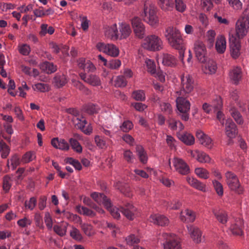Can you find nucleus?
<instances>
[{
    "label": "nucleus",
    "instance_id": "1",
    "mask_svg": "<svg viewBox=\"0 0 249 249\" xmlns=\"http://www.w3.org/2000/svg\"><path fill=\"white\" fill-rule=\"evenodd\" d=\"M249 29V16L244 13L236 22L235 33L230 32L229 34L230 52L233 58L236 59L240 55V40L247 35Z\"/></svg>",
    "mask_w": 249,
    "mask_h": 249
},
{
    "label": "nucleus",
    "instance_id": "2",
    "mask_svg": "<svg viewBox=\"0 0 249 249\" xmlns=\"http://www.w3.org/2000/svg\"><path fill=\"white\" fill-rule=\"evenodd\" d=\"M165 36L169 44L173 48L179 51V58L183 62L184 51L183 39L179 31L176 28L169 27L166 30Z\"/></svg>",
    "mask_w": 249,
    "mask_h": 249
},
{
    "label": "nucleus",
    "instance_id": "3",
    "mask_svg": "<svg viewBox=\"0 0 249 249\" xmlns=\"http://www.w3.org/2000/svg\"><path fill=\"white\" fill-rule=\"evenodd\" d=\"M142 17L144 21L149 24L150 25L156 27L159 24V18L157 15L156 8L150 5L147 6L144 4L143 12L141 14Z\"/></svg>",
    "mask_w": 249,
    "mask_h": 249
},
{
    "label": "nucleus",
    "instance_id": "4",
    "mask_svg": "<svg viewBox=\"0 0 249 249\" xmlns=\"http://www.w3.org/2000/svg\"><path fill=\"white\" fill-rule=\"evenodd\" d=\"M162 42L156 35H150L146 36L142 44V47L148 51H157L162 48Z\"/></svg>",
    "mask_w": 249,
    "mask_h": 249
},
{
    "label": "nucleus",
    "instance_id": "5",
    "mask_svg": "<svg viewBox=\"0 0 249 249\" xmlns=\"http://www.w3.org/2000/svg\"><path fill=\"white\" fill-rule=\"evenodd\" d=\"M181 88L178 93L180 96H188L193 90L194 88V82L192 77L187 74L186 76H182L181 78Z\"/></svg>",
    "mask_w": 249,
    "mask_h": 249
},
{
    "label": "nucleus",
    "instance_id": "6",
    "mask_svg": "<svg viewBox=\"0 0 249 249\" xmlns=\"http://www.w3.org/2000/svg\"><path fill=\"white\" fill-rule=\"evenodd\" d=\"M227 178V183L231 190L234 191L238 194L243 193V188L241 187L237 176L231 172H227L225 174Z\"/></svg>",
    "mask_w": 249,
    "mask_h": 249
},
{
    "label": "nucleus",
    "instance_id": "7",
    "mask_svg": "<svg viewBox=\"0 0 249 249\" xmlns=\"http://www.w3.org/2000/svg\"><path fill=\"white\" fill-rule=\"evenodd\" d=\"M196 57L199 62L205 63L208 59V55L205 44L201 41H197L194 47Z\"/></svg>",
    "mask_w": 249,
    "mask_h": 249
},
{
    "label": "nucleus",
    "instance_id": "8",
    "mask_svg": "<svg viewBox=\"0 0 249 249\" xmlns=\"http://www.w3.org/2000/svg\"><path fill=\"white\" fill-rule=\"evenodd\" d=\"M162 237L166 240L163 243L164 249H181L179 242L175 238V234L172 233H163Z\"/></svg>",
    "mask_w": 249,
    "mask_h": 249
},
{
    "label": "nucleus",
    "instance_id": "9",
    "mask_svg": "<svg viewBox=\"0 0 249 249\" xmlns=\"http://www.w3.org/2000/svg\"><path fill=\"white\" fill-rule=\"evenodd\" d=\"M173 163L176 170L180 174L185 175L190 172L189 166L183 160L175 158L173 160Z\"/></svg>",
    "mask_w": 249,
    "mask_h": 249
},
{
    "label": "nucleus",
    "instance_id": "10",
    "mask_svg": "<svg viewBox=\"0 0 249 249\" xmlns=\"http://www.w3.org/2000/svg\"><path fill=\"white\" fill-rule=\"evenodd\" d=\"M243 228V220L240 218H237L235 219L234 223L231 225L230 230L232 235L241 236L244 234Z\"/></svg>",
    "mask_w": 249,
    "mask_h": 249
},
{
    "label": "nucleus",
    "instance_id": "11",
    "mask_svg": "<svg viewBox=\"0 0 249 249\" xmlns=\"http://www.w3.org/2000/svg\"><path fill=\"white\" fill-rule=\"evenodd\" d=\"M225 130L226 135L230 139H233L238 134V129L235 124L233 121L229 119L227 120L225 124Z\"/></svg>",
    "mask_w": 249,
    "mask_h": 249
},
{
    "label": "nucleus",
    "instance_id": "12",
    "mask_svg": "<svg viewBox=\"0 0 249 249\" xmlns=\"http://www.w3.org/2000/svg\"><path fill=\"white\" fill-rule=\"evenodd\" d=\"M176 104L178 110L180 113L188 112L190 109V103L184 96L178 97Z\"/></svg>",
    "mask_w": 249,
    "mask_h": 249
},
{
    "label": "nucleus",
    "instance_id": "13",
    "mask_svg": "<svg viewBox=\"0 0 249 249\" xmlns=\"http://www.w3.org/2000/svg\"><path fill=\"white\" fill-rule=\"evenodd\" d=\"M137 209L131 204L127 203L124 206L121 207L120 211L129 220L134 219V214Z\"/></svg>",
    "mask_w": 249,
    "mask_h": 249
},
{
    "label": "nucleus",
    "instance_id": "14",
    "mask_svg": "<svg viewBox=\"0 0 249 249\" xmlns=\"http://www.w3.org/2000/svg\"><path fill=\"white\" fill-rule=\"evenodd\" d=\"M187 229L194 241L196 243L201 242L202 233L199 229L192 225L188 226Z\"/></svg>",
    "mask_w": 249,
    "mask_h": 249
},
{
    "label": "nucleus",
    "instance_id": "15",
    "mask_svg": "<svg viewBox=\"0 0 249 249\" xmlns=\"http://www.w3.org/2000/svg\"><path fill=\"white\" fill-rule=\"evenodd\" d=\"M162 63L166 66L175 67L177 64V59L172 54L163 53L162 57Z\"/></svg>",
    "mask_w": 249,
    "mask_h": 249
},
{
    "label": "nucleus",
    "instance_id": "16",
    "mask_svg": "<svg viewBox=\"0 0 249 249\" xmlns=\"http://www.w3.org/2000/svg\"><path fill=\"white\" fill-rule=\"evenodd\" d=\"M195 213L191 210L186 209L180 213V220L184 222H193L195 220Z\"/></svg>",
    "mask_w": 249,
    "mask_h": 249
},
{
    "label": "nucleus",
    "instance_id": "17",
    "mask_svg": "<svg viewBox=\"0 0 249 249\" xmlns=\"http://www.w3.org/2000/svg\"><path fill=\"white\" fill-rule=\"evenodd\" d=\"M178 137L179 140L187 145H192L195 143V138L190 133L186 132L184 134L178 133Z\"/></svg>",
    "mask_w": 249,
    "mask_h": 249
},
{
    "label": "nucleus",
    "instance_id": "18",
    "mask_svg": "<svg viewBox=\"0 0 249 249\" xmlns=\"http://www.w3.org/2000/svg\"><path fill=\"white\" fill-rule=\"evenodd\" d=\"M151 222L160 226H165L169 223V219L162 215H154L150 217Z\"/></svg>",
    "mask_w": 249,
    "mask_h": 249
},
{
    "label": "nucleus",
    "instance_id": "19",
    "mask_svg": "<svg viewBox=\"0 0 249 249\" xmlns=\"http://www.w3.org/2000/svg\"><path fill=\"white\" fill-rule=\"evenodd\" d=\"M105 34L106 36L112 39H118L120 34L118 31L116 24H114L110 27L108 26L106 28Z\"/></svg>",
    "mask_w": 249,
    "mask_h": 249
},
{
    "label": "nucleus",
    "instance_id": "20",
    "mask_svg": "<svg viewBox=\"0 0 249 249\" xmlns=\"http://www.w3.org/2000/svg\"><path fill=\"white\" fill-rule=\"evenodd\" d=\"M230 76L233 83L237 85L242 78L241 69L239 67L233 68L230 73Z\"/></svg>",
    "mask_w": 249,
    "mask_h": 249
},
{
    "label": "nucleus",
    "instance_id": "21",
    "mask_svg": "<svg viewBox=\"0 0 249 249\" xmlns=\"http://www.w3.org/2000/svg\"><path fill=\"white\" fill-rule=\"evenodd\" d=\"M115 186L125 196L130 197L132 196L130 186L128 184L118 181L115 183Z\"/></svg>",
    "mask_w": 249,
    "mask_h": 249
},
{
    "label": "nucleus",
    "instance_id": "22",
    "mask_svg": "<svg viewBox=\"0 0 249 249\" xmlns=\"http://www.w3.org/2000/svg\"><path fill=\"white\" fill-rule=\"evenodd\" d=\"M187 181L192 187L202 192L206 191L205 185L197 179L191 177L187 178Z\"/></svg>",
    "mask_w": 249,
    "mask_h": 249
},
{
    "label": "nucleus",
    "instance_id": "23",
    "mask_svg": "<svg viewBox=\"0 0 249 249\" xmlns=\"http://www.w3.org/2000/svg\"><path fill=\"white\" fill-rule=\"evenodd\" d=\"M226 48V42L225 37L220 36L217 37L215 43V49L219 53H224Z\"/></svg>",
    "mask_w": 249,
    "mask_h": 249
},
{
    "label": "nucleus",
    "instance_id": "24",
    "mask_svg": "<svg viewBox=\"0 0 249 249\" xmlns=\"http://www.w3.org/2000/svg\"><path fill=\"white\" fill-rule=\"evenodd\" d=\"M212 212L217 220L220 223L222 224H225L227 223L228 220V215L225 212L214 209L212 210Z\"/></svg>",
    "mask_w": 249,
    "mask_h": 249
},
{
    "label": "nucleus",
    "instance_id": "25",
    "mask_svg": "<svg viewBox=\"0 0 249 249\" xmlns=\"http://www.w3.org/2000/svg\"><path fill=\"white\" fill-rule=\"evenodd\" d=\"M119 30L121 39L126 38L131 32L130 26L126 23H122L120 24Z\"/></svg>",
    "mask_w": 249,
    "mask_h": 249
},
{
    "label": "nucleus",
    "instance_id": "26",
    "mask_svg": "<svg viewBox=\"0 0 249 249\" xmlns=\"http://www.w3.org/2000/svg\"><path fill=\"white\" fill-rule=\"evenodd\" d=\"M40 69L47 73H52L56 71V66L53 63L46 61L40 65Z\"/></svg>",
    "mask_w": 249,
    "mask_h": 249
},
{
    "label": "nucleus",
    "instance_id": "27",
    "mask_svg": "<svg viewBox=\"0 0 249 249\" xmlns=\"http://www.w3.org/2000/svg\"><path fill=\"white\" fill-rule=\"evenodd\" d=\"M66 76L64 74L56 75L53 78V83L55 87L57 88H60L64 86L67 83Z\"/></svg>",
    "mask_w": 249,
    "mask_h": 249
},
{
    "label": "nucleus",
    "instance_id": "28",
    "mask_svg": "<svg viewBox=\"0 0 249 249\" xmlns=\"http://www.w3.org/2000/svg\"><path fill=\"white\" fill-rule=\"evenodd\" d=\"M76 209L77 212L81 214L90 216L91 217H94L96 215L94 212L84 206L81 207L78 205L76 206Z\"/></svg>",
    "mask_w": 249,
    "mask_h": 249
},
{
    "label": "nucleus",
    "instance_id": "29",
    "mask_svg": "<svg viewBox=\"0 0 249 249\" xmlns=\"http://www.w3.org/2000/svg\"><path fill=\"white\" fill-rule=\"evenodd\" d=\"M231 116L233 118L235 122L239 124H242L244 123L242 116L241 113L235 108H232L230 110Z\"/></svg>",
    "mask_w": 249,
    "mask_h": 249
},
{
    "label": "nucleus",
    "instance_id": "30",
    "mask_svg": "<svg viewBox=\"0 0 249 249\" xmlns=\"http://www.w3.org/2000/svg\"><path fill=\"white\" fill-rule=\"evenodd\" d=\"M99 109L97 105L91 103L88 104L84 106L85 112L89 115L98 113Z\"/></svg>",
    "mask_w": 249,
    "mask_h": 249
},
{
    "label": "nucleus",
    "instance_id": "31",
    "mask_svg": "<svg viewBox=\"0 0 249 249\" xmlns=\"http://www.w3.org/2000/svg\"><path fill=\"white\" fill-rule=\"evenodd\" d=\"M206 63V69H208L211 74L214 73L217 69V66L215 62L213 59L208 58Z\"/></svg>",
    "mask_w": 249,
    "mask_h": 249
},
{
    "label": "nucleus",
    "instance_id": "32",
    "mask_svg": "<svg viewBox=\"0 0 249 249\" xmlns=\"http://www.w3.org/2000/svg\"><path fill=\"white\" fill-rule=\"evenodd\" d=\"M0 152H1V157L6 158L9 154L10 148L3 140L0 141Z\"/></svg>",
    "mask_w": 249,
    "mask_h": 249
},
{
    "label": "nucleus",
    "instance_id": "33",
    "mask_svg": "<svg viewBox=\"0 0 249 249\" xmlns=\"http://www.w3.org/2000/svg\"><path fill=\"white\" fill-rule=\"evenodd\" d=\"M100 78L95 75L90 74L88 76L87 83L93 86H97L100 84Z\"/></svg>",
    "mask_w": 249,
    "mask_h": 249
},
{
    "label": "nucleus",
    "instance_id": "34",
    "mask_svg": "<svg viewBox=\"0 0 249 249\" xmlns=\"http://www.w3.org/2000/svg\"><path fill=\"white\" fill-rule=\"evenodd\" d=\"M211 107L214 109V111L221 110L223 107V103L221 98L220 96L216 97V98L213 100Z\"/></svg>",
    "mask_w": 249,
    "mask_h": 249
},
{
    "label": "nucleus",
    "instance_id": "35",
    "mask_svg": "<svg viewBox=\"0 0 249 249\" xmlns=\"http://www.w3.org/2000/svg\"><path fill=\"white\" fill-rule=\"evenodd\" d=\"M48 25L43 24L41 26V30L39 32V34L41 36H44L47 33L52 35L54 32V29L52 26H49L47 29Z\"/></svg>",
    "mask_w": 249,
    "mask_h": 249
},
{
    "label": "nucleus",
    "instance_id": "36",
    "mask_svg": "<svg viewBox=\"0 0 249 249\" xmlns=\"http://www.w3.org/2000/svg\"><path fill=\"white\" fill-rule=\"evenodd\" d=\"M69 142L72 148L76 152L80 153L82 151V147L79 142L76 139L71 138Z\"/></svg>",
    "mask_w": 249,
    "mask_h": 249
},
{
    "label": "nucleus",
    "instance_id": "37",
    "mask_svg": "<svg viewBox=\"0 0 249 249\" xmlns=\"http://www.w3.org/2000/svg\"><path fill=\"white\" fill-rule=\"evenodd\" d=\"M133 30L137 37L140 38H143L144 37L145 33V29L143 24L138 26V27L134 28Z\"/></svg>",
    "mask_w": 249,
    "mask_h": 249
},
{
    "label": "nucleus",
    "instance_id": "38",
    "mask_svg": "<svg viewBox=\"0 0 249 249\" xmlns=\"http://www.w3.org/2000/svg\"><path fill=\"white\" fill-rule=\"evenodd\" d=\"M91 197L98 204H101L104 198H106V196L103 193L94 192L90 195Z\"/></svg>",
    "mask_w": 249,
    "mask_h": 249
},
{
    "label": "nucleus",
    "instance_id": "39",
    "mask_svg": "<svg viewBox=\"0 0 249 249\" xmlns=\"http://www.w3.org/2000/svg\"><path fill=\"white\" fill-rule=\"evenodd\" d=\"M107 54L113 57H116L119 55V51L118 48L113 44H109L107 47Z\"/></svg>",
    "mask_w": 249,
    "mask_h": 249
},
{
    "label": "nucleus",
    "instance_id": "40",
    "mask_svg": "<svg viewBox=\"0 0 249 249\" xmlns=\"http://www.w3.org/2000/svg\"><path fill=\"white\" fill-rule=\"evenodd\" d=\"M33 88L34 90L36 89L38 91H39L42 92L48 91L50 89V88L49 85L41 83L35 84Z\"/></svg>",
    "mask_w": 249,
    "mask_h": 249
},
{
    "label": "nucleus",
    "instance_id": "41",
    "mask_svg": "<svg viewBox=\"0 0 249 249\" xmlns=\"http://www.w3.org/2000/svg\"><path fill=\"white\" fill-rule=\"evenodd\" d=\"M121 64V62L119 59H111L107 62V67L111 69H116L118 68Z\"/></svg>",
    "mask_w": 249,
    "mask_h": 249
},
{
    "label": "nucleus",
    "instance_id": "42",
    "mask_svg": "<svg viewBox=\"0 0 249 249\" xmlns=\"http://www.w3.org/2000/svg\"><path fill=\"white\" fill-rule=\"evenodd\" d=\"M159 4L162 9L168 10L170 7H172L173 3L170 0H159Z\"/></svg>",
    "mask_w": 249,
    "mask_h": 249
},
{
    "label": "nucleus",
    "instance_id": "43",
    "mask_svg": "<svg viewBox=\"0 0 249 249\" xmlns=\"http://www.w3.org/2000/svg\"><path fill=\"white\" fill-rule=\"evenodd\" d=\"M132 97L136 101H143L145 100V94L143 90L134 91L132 93Z\"/></svg>",
    "mask_w": 249,
    "mask_h": 249
},
{
    "label": "nucleus",
    "instance_id": "44",
    "mask_svg": "<svg viewBox=\"0 0 249 249\" xmlns=\"http://www.w3.org/2000/svg\"><path fill=\"white\" fill-rule=\"evenodd\" d=\"M70 236L74 240L80 241L83 237L80 231L76 228H72V230L70 232Z\"/></svg>",
    "mask_w": 249,
    "mask_h": 249
},
{
    "label": "nucleus",
    "instance_id": "45",
    "mask_svg": "<svg viewBox=\"0 0 249 249\" xmlns=\"http://www.w3.org/2000/svg\"><path fill=\"white\" fill-rule=\"evenodd\" d=\"M127 84L124 76H118L115 81V86L116 87H124Z\"/></svg>",
    "mask_w": 249,
    "mask_h": 249
},
{
    "label": "nucleus",
    "instance_id": "46",
    "mask_svg": "<svg viewBox=\"0 0 249 249\" xmlns=\"http://www.w3.org/2000/svg\"><path fill=\"white\" fill-rule=\"evenodd\" d=\"M197 160L202 163L210 162L211 158L208 155L204 152H201L197 155Z\"/></svg>",
    "mask_w": 249,
    "mask_h": 249
},
{
    "label": "nucleus",
    "instance_id": "47",
    "mask_svg": "<svg viewBox=\"0 0 249 249\" xmlns=\"http://www.w3.org/2000/svg\"><path fill=\"white\" fill-rule=\"evenodd\" d=\"M125 240L127 244L129 246H133L135 244H138L140 242V239L137 237L134 234H131L128 236Z\"/></svg>",
    "mask_w": 249,
    "mask_h": 249
},
{
    "label": "nucleus",
    "instance_id": "48",
    "mask_svg": "<svg viewBox=\"0 0 249 249\" xmlns=\"http://www.w3.org/2000/svg\"><path fill=\"white\" fill-rule=\"evenodd\" d=\"M196 174L199 177L207 179L209 178L208 171L202 168H197L195 169Z\"/></svg>",
    "mask_w": 249,
    "mask_h": 249
},
{
    "label": "nucleus",
    "instance_id": "49",
    "mask_svg": "<svg viewBox=\"0 0 249 249\" xmlns=\"http://www.w3.org/2000/svg\"><path fill=\"white\" fill-rule=\"evenodd\" d=\"M11 178L8 175H6L3 177V189L6 192H7L11 186L10 183Z\"/></svg>",
    "mask_w": 249,
    "mask_h": 249
},
{
    "label": "nucleus",
    "instance_id": "50",
    "mask_svg": "<svg viewBox=\"0 0 249 249\" xmlns=\"http://www.w3.org/2000/svg\"><path fill=\"white\" fill-rule=\"evenodd\" d=\"M213 185L217 195L222 196L223 195V186L219 181L214 180L213 181Z\"/></svg>",
    "mask_w": 249,
    "mask_h": 249
},
{
    "label": "nucleus",
    "instance_id": "51",
    "mask_svg": "<svg viewBox=\"0 0 249 249\" xmlns=\"http://www.w3.org/2000/svg\"><path fill=\"white\" fill-rule=\"evenodd\" d=\"M133 124L130 121H124L120 126L121 129L124 132H127L133 127Z\"/></svg>",
    "mask_w": 249,
    "mask_h": 249
},
{
    "label": "nucleus",
    "instance_id": "52",
    "mask_svg": "<svg viewBox=\"0 0 249 249\" xmlns=\"http://www.w3.org/2000/svg\"><path fill=\"white\" fill-rule=\"evenodd\" d=\"M176 9L179 12H183L186 9V5L183 0H175Z\"/></svg>",
    "mask_w": 249,
    "mask_h": 249
},
{
    "label": "nucleus",
    "instance_id": "53",
    "mask_svg": "<svg viewBox=\"0 0 249 249\" xmlns=\"http://www.w3.org/2000/svg\"><path fill=\"white\" fill-rule=\"evenodd\" d=\"M54 231L60 236H63L66 233V227H61L58 225H54L53 228Z\"/></svg>",
    "mask_w": 249,
    "mask_h": 249
},
{
    "label": "nucleus",
    "instance_id": "54",
    "mask_svg": "<svg viewBox=\"0 0 249 249\" xmlns=\"http://www.w3.org/2000/svg\"><path fill=\"white\" fill-rule=\"evenodd\" d=\"M146 66L148 69V71L150 72L151 74H155L156 71V65L154 61L150 59H148L145 61Z\"/></svg>",
    "mask_w": 249,
    "mask_h": 249
},
{
    "label": "nucleus",
    "instance_id": "55",
    "mask_svg": "<svg viewBox=\"0 0 249 249\" xmlns=\"http://www.w3.org/2000/svg\"><path fill=\"white\" fill-rule=\"evenodd\" d=\"M124 157L125 160L129 163L133 162L134 159V156L132 152L129 150H125L124 152Z\"/></svg>",
    "mask_w": 249,
    "mask_h": 249
},
{
    "label": "nucleus",
    "instance_id": "56",
    "mask_svg": "<svg viewBox=\"0 0 249 249\" xmlns=\"http://www.w3.org/2000/svg\"><path fill=\"white\" fill-rule=\"evenodd\" d=\"M95 142L97 146L101 149H103L106 147V143L105 141L99 137V136H96L94 138Z\"/></svg>",
    "mask_w": 249,
    "mask_h": 249
},
{
    "label": "nucleus",
    "instance_id": "57",
    "mask_svg": "<svg viewBox=\"0 0 249 249\" xmlns=\"http://www.w3.org/2000/svg\"><path fill=\"white\" fill-rule=\"evenodd\" d=\"M35 153L33 152L29 151L23 155L22 160L25 162H29L35 159Z\"/></svg>",
    "mask_w": 249,
    "mask_h": 249
},
{
    "label": "nucleus",
    "instance_id": "58",
    "mask_svg": "<svg viewBox=\"0 0 249 249\" xmlns=\"http://www.w3.org/2000/svg\"><path fill=\"white\" fill-rule=\"evenodd\" d=\"M36 199L35 197H31L29 201H26L25 206L29 209L32 210L36 206Z\"/></svg>",
    "mask_w": 249,
    "mask_h": 249
},
{
    "label": "nucleus",
    "instance_id": "59",
    "mask_svg": "<svg viewBox=\"0 0 249 249\" xmlns=\"http://www.w3.org/2000/svg\"><path fill=\"white\" fill-rule=\"evenodd\" d=\"M57 147V149L62 150H68L70 147L68 143L64 139H60Z\"/></svg>",
    "mask_w": 249,
    "mask_h": 249
},
{
    "label": "nucleus",
    "instance_id": "60",
    "mask_svg": "<svg viewBox=\"0 0 249 249\" xmlns=\"http://www.w3.org/2000/svg\"><path fill=\"white\" fill-rule=\"evenodd\" d=\"M17 223L19 226L22 228H24L27 226V225H31L32 223V221L30 219L26 217H24L22 219L18 220Z\"/></svg>",
    "mask_w": 249,
    "mask_h": 249
},
{
    "label": "nucleus",
    "instance_id": "61",
    "mask_svg": "<svg viewBox=\"0 0 249 249\" xmlns=\"http://www.w3.org/2000/svg\"><path fill=\"white\" fill-rule=\"evenodd\" d=\"M182 203L178 200H173L171 203H168V207L171 209L178 210L181 206Z\"/></svg>",
    "mask_w": 249,
    "mask_h": 249
},
{
    "label": "nucleus",
    "instance_id": "62",
    "mask_svg": "<svg viewBox=\"0 0 249 249\" xmlns=\"http://www.w3.org/2000/svg\"><path fill=\"white\" fill-rule=\"evenodd\" d=\"M211 142V139L207 135L203 138L202 141H199L200 143L206 147H207L209 149L212 147Z\"/></svg>",
    "mask_w": 249,
    "mask_h": 249
},
{
    "label": "nucleus",
    "instance_id": "63",
    "mask_svg": "<svg viewBox=\"0 0 249 249\" xmlns=\"http://www.w3.org/2000/svg\"><path fill=\"white\" fill-rule=\"evenodd\" d=\"M109 44H106L102 42H99L96 44L97 49L100 51L107 54V48Z\"/></svg>",
    "mask_w": 249,
    "mask_h": 249
},
{
    "label": "nucleus",
    "instance_id": "64",
    "mask_svg": "<svg viewBox=\"0 0 249 249\" xmlns=\"http://www.w3.org/2000/svg\"><path fill=\"white\" fill-rule=\"evenodd\" d=\"M81 228L86 235L88 236H91V226L90 225L85 223L81 225Z\"/></svg>",
    "mask_w": 249,
    "mask_h": 249
}]
</instances>
